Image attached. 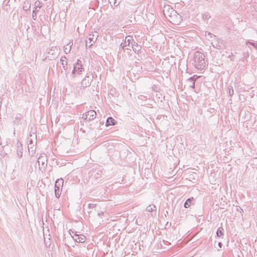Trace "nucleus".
I'll use <instances>...</instances> for the list:
<instances>
[{
  "label": "nucleus",
  "mask_w": 257,
  "mask_h": 257,
  "mask_svg": "<svg viewBox=\"0 0 257 257\" xmlns=\"http://www.w3.org/2000/svg\"><path fill=\"white\" fill-rule=\"evenodd\" d=\"M205 58V54L199 51H196L194 54V65L198 70H201L205 68L206 66Z\"/></svg>",
  "instance_id": "obj_1"
},
{
  "label": "nucleus",
  "mask_w": 257,
  "mask_h": 257,
  "mask_svg": "<svg viewBox=\"0 0 257 257\" xmlns=\"http://www.w3.org/2000/svg\"><path fill=\"white\" fill-rule=\"evenodd\" d=\"M83 70L84 69L82 67L81 61L78 59L77 62L73 65V69L71 76L73 78H74L76 73L78 74H81Z\"/></svg>",
  "instance_id": "obj_2"
},
{
  "label": "nucleus",
  "mask_w": 257,
  "mask_h": 257,
  "mask_svg": "<svg viewBox=\"0 0 257 257\" xmlns=\"http://www.w3.org/2000/svg\"><path fill=\"white\" fill-rule=\"evenodd\" d=\"M93 78V76L90 72L87 73L85 78L81 81V85L83 88H86L91 85V82Z\"/></svg>",
  "instance_id": "obj_3"
},
{
  "label": "nucleus",
  "mask_w": 257,
  "mask_h": 257,
  "mask_svg": "<svg viewBox=\"0 0 257 257\" xmlns=\"http://www.w3.org/2000/svg\"><path fill=\"white\" fill-rule=\"evenodd\" d=\"M164 16H175L176 12L169 6H165L163 10Z\"/></svg>",
  "instance_id": "obj_4"
},
{
  "label": "nucleus",
  "mask_w": 257,
  "mask_h": 257,
  "mask_svg": "<svg viewBox=\"0 0 257 257\" xmlns=\"http://www.w3.org/2000/svg\"><path fill=\"white\" fill-rule=\"evenodd\" d=\"M96 116V113L95 110H90L87 112L84 115L83 114V118L85 119H88L89 121L93 120Z\"/></svg>",
  "instance_id": "obj_5"
},
{
  "label": "nucleus",
  "mask_w": 257,
  "mask_h": 257,
  "mask_svg": "<svg viewBox=\"0 0 257 257\" xmlns=\"http://www.w3.org/2000/svg\"><path fill=\"white\" fill-rule=\"evenodd\" d=\"M167 20L172 25H179L183 21V19L182 17H169Z\"/></svg>",
  "instance_id": "obj_6"
},
{
  "label": "nucleus",
  "mask_w": 257,
  "mask_h": 257,
  "mask_svg": "<svg viewBox=\"0 0 257 257\" xmlns=\"http://www.w3.org/2000/svg\"><path fill=\"white\" fill-rule=\"evenodd\" d=\"M48 55L53 58L57 57L58 54V50L57 47H52L51 48L48 50Z\"/></svg>",
  "instance_id": "obj_7"
},
{
  "label": "nucleus",
  "mask_w": 257,
  "mask_h": 257,
  "mask_svg": "<svg viewBox=\"0 0 257 257\" xmlns=\"http://www.w3.org/2000/svg\"><path fill=\"white\" fill-rule=\"evenodd\" d=\"M197 77L196 76V75H194L191 77H190L188 79V82H189L190 83V87L191 88H195V81L197 79Z\"/></svg>",
  "instance_id": "obj_8"
},
{
  "label": "nucleus",
  "mask_w": 257,
  "mask_h": 257,
  "mask_svg": "<svg viewBox=\"0 0 257 257\" xmlns=\"http://www.w3.org/2000/svg\"><path fill=\"white\" fill-rule=\"evenodd\" d=\"M75 236L77 237L75 239V240L78 242L83 243L85 241V236L83 235H78L75 233Z\"/></svg>",
  "instance_id": "obj_9"
},
{
  "label": "nucleus",
  "mask_w": 257,
  "mask_h": 257,
  "mask_svg": "<svg viewBox=\"0 0 257 257\" xmlns=\"http://www.w3.org/2000/svg\"><path fill=\"white\" fill-rule=\"evenodd\" d=\"M116 121L111 117H108L106 121V126L114 125L116 123Z\"/></svg>",
  "instance_id": "obj_10"
},
{
  "label": "nucleus",
  "mask_w": 257,
  "mask_h": 257,
  "mask_svg": "<svg viewBox=\"0 0 257 257\" xmlns=\"http://www.w3.org/2000/svg\"><path fill=\"white\" fill-rule=\"evenodd\" d=\"M42 3L39 1L38 0L36 2H35V3L34 4L35 10H34L33 11V16H34V14L35 13V12L39 11L38 9H40L41 7H42Z\"/></svg>",
  "instance_id": "obj_11"
},
{
  "label": "nucleus",
  "mask_w": 257,
  "mask_h": 257,
  "mask_svg": "<svg viewBox=\"0 0 257 257\" xmlns=\"http://www.w3.org/2000/svg\"><path fill=\"white\" fill-rule=\"evenodd\" d=\"M31 7V3L29 0L25 1L23 4V9L25 11L29 10Z\"/></svg>",
  "instance_id": "obj_12"
},
{
  "label": "nucleus",
  "mask_w": 257,
  "mask_h": 257,
  "mask_svg": "<svg viewBox=\"0 0 257 257\" xmlns=\"http://www.w3.org/2000/svg\"><path fill=\"white\" fill-rule=\"evenodd\" d=\"M66 57L65 56H62L60 59V62L64 70H66L68 68L67 62L66 61Z\"/></svg>",
  "instance_id": "obj_13"
},
{
  "label": "nucleus",
  "mask_w": 257,
  "mask_h": 257,
  "mask_svg": "<svg viewBox=\"0 0 257 257\" xmlns=\"http://www.w3.org/2000/svg\"><path fill=\"white\" fill-rule=\"evenodd\" d=\"M194 201V199L193 197L188 198L186 200V201L184 204V207L186 208H188L193 203Z\"/></svg>",
  "instance_id": "obj_14"
},
{
  "label": "nucleus",
  "mask_w": 257,
  "mask_h": 257,
  "mask_svg": "<svg viewBox=\"0 0 257 257\" xmlns=\"http://www.w3.org/2000/svg\"><path fill=\"white\" fill-rule=\"evenodd\" d=\"M63 180L62 179H57L55 182V188H61L63 185Z\"/></svg>",
  "instance_id": "obj_15"
},
{
  "label": "nucleus",
  "mask_w": 257,
  "mask_h": 257,
  "mask_svg": "<svg viewBox=\"0 0 257 257\" xmlns=\"http://www.w3.org/2000/svg\"><path fill=\"white\" fill-rule=\"evenodd\" d=\"M146 210L148 212H153L154 211H155V212L156 213V206L155 205H154V204L149 205H148L147 207Z\"/></svg>",
  "instance_id": "obj_16"
},
{
  "label": "nucleus",
  "mask_w": 257,
  "mask_h": 257,
  "mask_svg": "<svg viewBox=\"0 0 257 257\" xmlns=\"http://www.w3.org/2000/svg\"><path fill=\"white\" fill-rule=\"evenodd\" d=\"M72 45V43L69 42L66 46L64 47V51L66 54H68L70 52Z\"/></svg>",
  "instance_id": "obj_17"
},
{
  "label": "nucleus",
  "mask_w": 257,
  "mask_h": 257,
  "mask_svg": "<svg viewBox=\"0 0 257 257\" xmlns=\"http://www.w3.org/2000/svg\"><path fill=\"white\" fill-rule=\"evenodd\" d=\"M88 40L89 41V43H90V44L89 45V47H91L96 41V39L92 35V34H89V37L88 38Z\"/></svg>",
  "instance_id": "obj_18"
},
{
  "label": "nucleus",
  "mask_w": 257,
  "mask_h": 257,
  "mask_svg": "<svg viewBox=\"0 0 257 257\" xmlns=\"http://www.w3.org/2000/svg\"><path fill=\"white\" fill-rule=\"evenodd\" d=\"M132 48L135 53H139L141 49V47L139 46L138 43L134 42V45H133Z\"/></svg>",
  "instance_id": "obj_19"
},
{
  "label": "nucleus",
  "mask_w": 257,
  "mask_h": 257,
  "mask_svg": "<svg viewBox=\"0 0 257 257\" xmlns=\"http://www.w3.org/2000/svg\"><path fill=\"white\" fill-rule=\"evenodd\" d=\"M212 44L213 46L217 49L220 50L223 48V45L222 43V42H220L219 41H218L216 43L214 42V43H212Z\"/></svg>",
  "instance_id": "obj_20"
},
{
  "label": "nucleus",
  "mask_w": 257,
  "mask_h": 257,
  "mask_svg": "<svg viewBox=\"0 0 257 257\" xmlns=\"http://www.w3.org/2000/svg\"><path fill=\"white\" fill-rule=\"evenodd\" d=\"M23 167V163H21L20 160H18L17 163L15 165V168L18 170H22Z\"/></svg>",
  "instance_id": "obj_21"
},
{
  "label": "nucleus",
  "mask_w": 257,
  "mask_h": 257,
  "mask_svg": "<svg viewBox=\"0 0 257 257\" xmlns=\"http://www.w3.org/2000/svg\"><path fill=\"white\" fill-rule=\"evenodd\" d=\"M121 0H109L111 6L116 7L119 4Z\"/></svg>",
  "instance_id": "obj_22"
},
{
  "label": "nucleus",
  "mask_w": 257,
  "mask_h": 257,
  "mask_svg": "<svg viewBox=\"0 0 257 257\" xmlns=\"http://www.w3.org/2000/svg\"><path fill=\"white\" fill-rule=\"evenodd\" d=\"M22 117L21 115L20 114H18L16 115L14 122L17 124L19 123L20 122V121H21V120L22 119Z\"/></svg>",
  "instance_id": "obj_23"
},
{
  "label": "nucleus",
  "mask_w": 257,
  "mask_h": 257,
  "mask_svg": "<svg viewBox=\"0 0 257 257\" xmlns=\"http://www.w3.org/2000/svg\"><path fill=\"white\" fill-rule=\"evenodd\" d=\"M61 191V188H55V194L56 198H58L60 197Z\"/></svg>",
  "instance_id": "obj_24"
},
{
  "label": "nucleus",
  "mask_w": 257,
  "mask_h": 257,
  "mask_svg": "<svg viewBox=\"0 0 257 257\" xmlns=\"http://www.w3.org/2000/svg\"><path fill=\"white\" fill-rule=\"evenodd\" d=\"M223 230V229L222 228L221 229L220 228H219L216 231L217 235L218 236H221V235H222Z\"/></svg>",
  "instance_id": "obj_25"
},
{
  "label": "nucleus",
  "mask_w": 257,
  "mask_h": 257,
  "mask_svg": "<svg viewBox=\"0 0 257 257\" xmlns=\"http://www.w3.org/2000/svg\"><path fill=\"white\" fill-rule=\"evenodd\" d=\"M246 44H250L255 49L257 50V42H246Z\"/></svg>",
  "instance_id": "obj_26"
},
{
  "label": "nucleus",
  "mask_w": 257,
  "mask_h": 257,
  "mask_svg": "<svg viewBox=\"0 0 257 257\" xmlns=\"http://www.w3.org/2000/svg\"><path fill=\"white\" fill-rule=\"evenodd\" d=\"M19 146H18V150H17V156L19 158H21L23 156V152L21 150H19Z\"/></svg>",
  "instance_id": "obj_27"
},
{
  "label": "nucleus",
  "mask_w": 257,
  "mask_h": 257,
  "mask_svg": "<svg viewBox=\"0 0 257 257\" xmlns=\"http://www.w3.org/2000/svg\"><path fill=\"white\" fill-rule=\"evenodd\" d=\"M92 35L94 37V38L97 41V38H98V36H99L98 32L97 31H94V33H93V34H92Z\"/></svg>",
  "instance_id": "obj_28"
},
{
  "label": "nucleus",
  "mask_w": 257,
  "mask_h": 257,
  "mask_svg": "<svg viewBox=\"0 0 257 257\" xmlns=\"http://www.w3.org/2000/svg\"><path fill=\"white\" fill-rule=\"evenodd\" d=\"M229 93L230 96H232L233 95L234 90H233L232 87H231V88L229 89Z\"/></svg>",
  "instance_id": "obj_29"
},
{
  "label": "nucleus",
  "mask_w": 257,
  "mask_h": 257,
  "mask_svg": "<svg viewBox=\"0 0 257 257\" xmlns=\"http://www.w3.org/2000/svg\"><path fill=\"white\" fill-rule=\"evenodd\" d=\"M96 206V204H92V203H90L88 204V207L89 208H94Z\"/></svg>",
  "instance_id": "obj_30"
},
{
  "label": "nucleus",
  "mask_w": 257,
  "mask_h": 257,
  "mask_svg": "<svg viewBox=\"0 0 257 257\" xmlns=\"http://www.w3.org/2000/svg\"><path fill=\"white\" fill-rule=\"evenodd\" d=\"M42 167H43L44 169L45 168V167L47 166V164H45V163L43 161L42 162Z\"/></svg>",
  "instance_id": "obj_31"
},
{
  "label": "nucleus",
  "mask_w": 257,
  "mask_h": 257,
  "mask_svg": "<svg viewBox=\"0 0 257 257\" xmlns=\"http://www.w3.org/2000/svg\"><path fill=\"white\" fill-rule=\"evenodd\" d=\"M125 46H126V45H124L122 43H121L120 45L119 48H121L122 49H123V48Z\"/></svg>",
  "instance_id": "obj_32"
},
{
  "label": "nucleus",
  "mask_w": 257,
  "mask_h": 257,
  "mask_svg": "<svg viewBox=\"0 0 257 257\" xmlns=\"http://www.w3.org/2000/svg\"><path fill=\"white\" fill-rule=\"evenodd\" d=\"M42 157H40L38 158V160H37V162L38 163V164H39V168H40V160L42 159Z\"/></svg>",
  "instance_id": "obj_33"
},
{
  "label": "nucleus",
  "mask_w": 257,
  "mask_h": 257,
  "mask_svg": "<svg viewBox=\"0 0 257 257\" xmlns=\"http://www.w3.org/2000/svg\"><path fill=\"white\" fill-rule=\"evenodd\" d=\"M207 35L208 36H210V37H212V34L211 33L206 32H205V35H206V36H207Z\"/></svg>",
  "instance_id": "obj_34"
},
{
  "label": "nucleus",
  "mask_w": 257,
  "mask_h": 257,
  "mask_svg": "<svg viewBox=\"0 0 257 257\" xmlns=\"http://www.w3.org/2000/svg\"><path fill=\"white\" fill-rule=\"evenodd\" d=\"M236 209H237V211H240V212H241V210H242L241 208L240 207H239V206H237Z\"/></svg>",
  "instance_id": "obj_35"
},
{
  "label": "nucleus",
  "mask_w": 257,
  "mask_h": 257,
  "mask_svg": "<svg viewBox=\"0 0 257 257\" xmlns=\"http://www.w3.org/2000/svg\"><path fill=\"white\" fill-rule=\"evenodd\" d=\"M218 246H219V247L220 248H221V247H222V243H221V242H218Z\"/></svg>",
  "instance_id": "obj_36"
},
{
  "label": "nucleus",
  "mask_w": 257,
  "mask_h": 257,
  "mask_svg": "<svg viewBox=\"0 0 257 257\" xmlns=\"http://www.w3.org/2000/svg\"><path fill=\"white\" fill-rule=\"evenodd\" d=\"M104 214V212H100L99 213H98V216H100V215H102Z\"/></svg>",
  "instance_id": "obj_37"
},
{
  "label": "nucleus",
  "mask_w": 257,
  "mask_h": 257,
  "mask_svg": "<svg viewBox=\"0 0 257 257\" xmlns=\"http://www.w3.org/2000/svg\"><path fill=\"white\" fill-rule=\"evenodd\" d=\"M75 233L76 234V232H75L74 231H71V233H70V234L71 236L73 234H74V235H75Z\"/></svg>",
  "instance_id": "obj_38"
},
{
  "label": "nucleus",
  "mask_w": 257,
  "mask_h": 257,
  "mask_svg": "<svg viewBox=\"0 0 257 257\" xmlns=\"http://www.w3.org/2000/svg\"><path fill=\"white\" fill-rule=\"evenodd\" d=\"M130 41H131V40L130 39H127V42H128V45H129V44L130 43Z\"/></svg>",
  "instance_id": "obj_39"
},
{
  "label": "nucleus",
  "mask_w": 257,
  "mask_h": 257,
  "mask_svg": "<svg viewBox=\"0 0 257 257\" xmlns=\"http://www.w3.org/2000/svg\"><path fill=\"white\" fill-rule=\"evenodd\" d=\"M90 44L89 42L88 43V40L86 41V46H87L88 44Z\"/></svg>",
  "instance_id": "obj_40"
},
{
  "label": "nucleus",
  "mask_w": 257,
  "mask_h": 257,
  "mask_svg": "<svg viewBox=\"0 0 257 257\" xmlns=\"http://www.w3.org/2000/svg\"><path fill=\"white\" fill-rule=\"evenodd\" d=\"M29 142H30V144H33V141L32 140V139H31V140L29 141Z\"/></svg>",
  "instance_id": "obj_41"
},
{
  "label": "nucleus",
  "mask_w": 257,
  "mask_h": 257,
  "mask_svg": "<svg viewBox=\"0 0 257 257\" xmlns=\"http://www.w3.org/2000/svg\"><path fill=\"white\" fill-rule=\"evenodd\" d=\"M131 18H133V19L135 20V21L136 22H137V21H136V17H131Z\"/></svg>",
  "instance_id": "obj_42"
},
{
  "label": "nucleus",
  "mask_w": 257,
  "mask_h": 257,
  "mask_svg": "<svg viewBox=\"0 0 257 257\" xmlns=\"http://www.w3.org/2000/svg\"><path fill=\"white\" fill-rule=\"evenodd\" d=\"M33 19H34V20H36V19H37V17H35V18H34V17H33Z\"/></svg>",
  "instance_id": "obj_43"
}]
</instances>
